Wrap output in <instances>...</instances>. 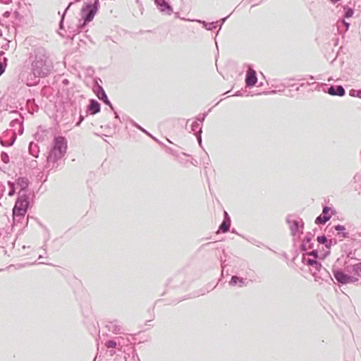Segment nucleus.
<instances>
[{"label":"nucleus","mask_w":361,"mask_h":361,"mask_svg":"<svg viewBox=\"0 0 361 361\" xmlns=\"http://www.w3.org/2000/svg\"><path fill=\"white\" fill-rule=\"evenodd\" d=\"M252 244L257 246V247H260L262 243L259 241H258L257 240L255 239V238H252L251 240H249Z\"/></svg>","instance_id":"nucleus-40"},{"label":"nucleus","mask_w":361,"mask_h":361,"mask_svg":"<svg viewBox=\"0 0 361 361\" xmlns=\"http://www.w3.org/2000/svg\"><path fill=\"white\" fill-rule=\"evenodd\" d=\"M7 58L4 57L3 61H0V75H1L6 70L7 66Z\"/></svg>","instance_id":"nucleus-30"},{"label":"nucleus","mask_w":361,"mask_h":361,"mask_svg":"<svg viewBox=\"0 0 361 361\" xmlns=\"http://www.w3.org/2000/svg\"><path fill=\"white\" fill-rule=\"evenodd\" d=\"M245 279L237 276H232L231 281H229L230 286H235L238 285L239 287L245 286L246 283L245 282Z\"/></svg>","instance_id":"nucleus-18"},{"label":"nucleus","mask_w":361,"mask_h":361,"mask_svg":"<svg viewBox=\"0 0 361 361\" xmlns=\"http://www.w3.org/2000/svg\"><path fill=\"white\" fill-rule=\"evenodd\" d=\"M235 95H236V96H240V95H241V94H240V92H237L235 93Z\"/></svg>","instance_id":"nucleus-55"},{"label":"nucleus","mask_w":361,"mask_h":361,"mask_svg":"<svg viewBox=\"0 0 361 361\" xmlns=\"http://www.w3.org/2000/svg\"><path fill=\"white\" fill-rule=\"evenodd\" d=\"M231 221L228 219H224L219 227V231L222 233H226L229 231L231 227Z\"/></svg>","instance_id":"nucleus-21"},{"label":"nucleus","mask_w":361,"mask_h":361,"mask_svg":"<svg viewBox=\"0 0 361 361\" xmlns=\"http://www.w3.org/2000/svg\"><path fill=\"white\" fill-rule=\"evenodd\" d=\"M106 327L109 329V331H111L114 334H123L122 326L120 325L119 322L117 319L108 322Z\"/></svg>","instance_id":"nucleus-13"},{"label":"nucleus","mask_w":361,"mask_h":361,"mask_svg":"<svg viewBox=\"0 0 361 361\" xmlns=\"http://www.w3.org/2000/svg\"><path fill=\"white\" fill-rule=\"evenodd\" d=\"M7 184L9 187L8 195L12 197L16 194V184L15 183L10 180L8 181Z\"/></svg>","instance_id":"nucleus-28"},{"label":"nucleus","mask_w":361,"mask_h":361,"mask_svg":"<svg viewBox=\"0 0 361 361\" xmlns=\"http://www.w3.org/2000/svg\"><path fill=\"white\" fill-rule=\"evenodd\" d=\"M76 2L80 1V0H75Z\"/></svg>","instance_id":"nucleus-64"},{"label":"nucleus","mask_w":361,"mask_h":361,"mask_svg":"<svg viewBox=\"0 0 361 361\" xmlns=\"http://www.w3.org/2000/svg\"><path fill=\"white\" fill-rule=\"evenodd\" d=\"M332 273L334 278L340 286L355 283L358 281L357 277L348 274L343 270L342 267H339L337 264L333 265Z\"/></svg>","instance_id":"nucleus-5"},{"label":"nucleus","mask_w":361,"mask_h":361,"mask_svg":"<svg viewBox=\"0 0 361 361\" xmlns=\"http://www.w3.org/2000/svg\"><path fill=\"white\" fill-rule=\"evenodd\" d=\"M16 141V137H13L11 141L5 142L2 140H0V143L4 147H11L13 145Z\"/></svg>","instance_id":"nucleus-34"},{"label":"nucleus","mask_w":361,"mask_h":361,"mask_svg":"<svg viewBox=\"0 0 361 361\" xmlns=\"http://www.w3.org/2000/svg\"><path fill=\"white\" fill-rule=\"evenodd\" d=\"M73 4V2H70L68 5V6L66 8L62 16H61V20L59 22V29H63V20H64V17H65V14L67 12V11L70 8V7Z\"/></svg>","instance_id":"nucleus-29"},{"label":"nucleus","mask_w":361,"mask_h":361,"mask_svg":"<svg viewBox=\"0 0 361 361\" xmlns=\"http://www.w3.org/2000/svg\"><path fill=\"white\" fill-rule=\"evenodd\" d=\"M197 22L202 24L207 30H213L217 27L218 21L207 23L204 20H197Z\"/></svg>","instance_id":"nucleus-19"},{"label":"nucleus","mask_w":361,"mask_h":361,"mask_svg":"<svg viewBox=\"0 0 361 361\" xmlns=\"http://www.w3.org/2000/svg\"><path fill=\"white\" fill-rule=\"evenodd\" d=\"M191 130L194 135L200 134L202 133V124L197 121H194L191 126Z\"/></svg>","instance_id":"nucleus-25"},{"label":"nucleus","mask_w":361,"mask_h":361,"mask_svg":"<svg viewBox=\"0 0 361 361\" xmlns=\"http://www.w3.org/2000/svg\"><path fill=\"white\" fill-rule=\"evenodd\" d=\"M343 9H344V15H343L344 18H349L353 16V14H354L353 8L345 6H344Z\"/></svg>","instance_id":"nucleus-27"},{"label":"nucleus","mask_w":361,"mask_h":361,"mask_svg":"<svg viewBox=\"0 0 361 361\" xmlns=\"http://www.w3.org/2000/svg\"><path fill=\"white\" fill-rule=\"evenodd\" d=\"M41 264H48V263H46V262H40Z\"/></svg>","instance_id":"nucleus-61"},{"label":"nucleus","mask_w":361,"mask_h":361,"mask_svg":"<svg viewBox=\"0 0 361 361\" xmlns=\"http://www.w3.org/2000/svg\"><path fill=\"white\" fill-rule=\"evenodd\" d=\"M355 277L361 278V262L355 264Z\"/></svg>","instance_id":"nucleus-38"},{"label":"nucleus","mask_w":361,"mask_h":361,"mask_svg":"<svg viewBox=\"0 0 361 361\" xmlns=\"http://www.w3.org/2000/svg\"><path fill=\"white\" fill-rule=\"evenodd\" d=\"M42 248L44 249V250H47V249H46V245H43V247H42Z\"/></svg>","instance_id":"nucleus-58"},{"label":"nucleus","mask_w":361,"mask_h":361,"mask_svg":"<svg viewBox=\"0 0 361 361\" xmlns=\"http://www.w3.org/2000/svg\"><path fill=\"white\" fill-rule=\"evenodd\" d=\"M136 3L140 4V0H136Z\"/></svg>","instance_id":"nucleus-60"},{"label":"nucleus","mask_w":361,"mask_h":361,"mask_svg":"<svg viewBox=\"0 0 361 361\" xmlns=\"http://www.w3.org/2000/svg\"><path fill=\"white\" fill-rule=\"evenodd\" d=\"M305 254L307 257H312L313 258L317 259L318 255H319V252L317 250H313L312 251H310V252H306Z\"/></svg>","instance_id":"nucleus-35"},{"label":"nucleus","mask_w":361,"mask_h":361,"mask_svg":"<svg viewBox=\"0 0 361 361\" xmlns=\"http://www.w3.org/2000/svg\"><path fill=\"white\" fill-rule=\"evenodd\" d=\"M68 80L67 79H65V83H67Z\"/></svg>","instance_id":"nucleus-63"},{"label":"nucleus","mask_w":361,"mask_h":361,"mask_svg":"<svg viewBox=\"0 0 361 361\" xmlns=\"http://www.w3.org/2000/svg\"><path fill=\"white\" fill-rule=\"evenodd\" d=\"M317 262V259L314 258H310V257H307L305 254H302V262L304 264L307 265L310 269L315 264V263Z\"/></svg>","instance_id":"nucleus-20"},{"label":"nucleus","mask_w":361,"mask_h":361,"mask_svg":"<svg viewBox=\"0 0 361 361\" xmlns=\"http://www.w3.org/2000/svg\"><path fill=\"white\" fill-rule=\"evenodd\" d=\"M29 152L35 157H38L39 149L36 143L31 142L29 145Z\"/></svg>","instance_id":"nucleus-24"},{"label":"nucleus","mask_w":361,"mask_h":361,"mask_svg":"<svg viewBox=\"0 0 361 361\" xmlns=\"http://www.w3.org/2000/svg\"><path fill=\"white\" fill-rule=\"evenodd\" d=\"M94 93L99 100L103 99L106 95L104 88L99 85H97L95 87Z\"/></svg>","instance_id":"nucleus-22"},{"label":"nucleus","mask_w":361,"mask_h":361,"mask_svg":"<svg viewBox=\"0 0 361 361\" xmlns=\"http://www.w3.org/2000/svg\"><path fill=\"white\" fill-rule=\"evenodd\" d=\"M117 345V343L114 340H109V341H107L105 343V346L107 348H116Z\"/></svg>","instance_id":"nucleus-39"},{"label":"nucleus","mask_w":361,"mask_h":361,"mask_svg":"<svg viewBox=\"0 0 361 361\" xmlns=\"http://www.w3.org/2000/svg\"><path fill=\"white\" fill-rule=\"evenodd\" d=\"M67 148V140L65 137H55L53 140L52 147L47 157V161L56 163L58 160L64 157Z\"/></svg>","instance_id":"nucleus-4"},{"label":"nucleus","mask_w":361,"mask_h":361,"mask_svg":"<svg viewBox=\"0 0 361 361\" xmlns=\"http://www.w3.org/2000/svg\"><path fill=\"white\" fill-rule=\"evenodd\" d=\"M1 161L4 163V164H8L9 163V156L8 154L5 152H2L1 153Z\"/></svg>","instance_id":"nucleus-36"},{"label":"nucleus","mask_w":361,"mask_h":361,"mask_svg":"<svg viewBox=\"0 0 361 361\" xmlns=\"http://www.w3.org/2000/svg\"><path fill=\"white\" fill-rule=\"evenodd\" d=\"M331 3L335 4L336 3H338V1H340L341 0H329Z\"/></svg>","instance_id":"nucleus-52"},{"label":"nucleus","mask_w":361,"mask_h":361,"mask_svg":"<svg viewBox=\"0 0 361 361\" xmlns=\"http://www.w3.org/2000/svg\"><path fill=\"white\" fill-rule=\"evenodd\" d=\"M224 219H228V221H231L230 216L226 211H224Z\"/></svg>","instance_id":"nucleus-47"},{"label":"nucleus","mask_w":361,"mask_h":361,"mask_svg":"<svg viewBox=\"0 0 361 361\" xmlns=\"http://www.w3.org/2000/svg\"><path fill=\"white\" fill-rule=\"evenodd\" d=\"M175 16H176V18H179V13L178 12L176 13Z\"/></svg>","instance_id":"nucleus-53"},{"label":"nucleus","mask_w":361,"mask_h":361,"mask_svg":"<svg viewBox=\"0 0 361 361\" xmlns=\"http://www.w3.org/2000/svg\"><path fill=\"white\" fill-rule=\"evenodd\" d=\"M157 8L161 13H166L169 16L173 13V8L169 0H154Z\"/></svg>","instance_id":"nucleus-8"},{"label":"nucleus","mask_w":361,"mask_h":361,"mask_svg":"<svg viewBox=\"0 0 361 361\" xmlns=\"http://www.w3.org/2000/svg\"><path fill=\"white\" fill-rule=\"evenodd\" d=\"M114 111V117H115V118L120 120V117H119V115L118 114V113H117L115 110H114V111Z\"/></svg>","instance_id":"nucleus-50"},{"label":"nucleus","mask_w":361,"mask_h":361,"mask_svg":"<svg viewBox=\"0 0 361 361\" xmlns=\"http://www.w3.org/2000/svg\"><path fill=\"white\" fill-rule=\"evenodd\" d=\"M332 229H334L335 231H337L336 235L338 238H350V234L348 231H346V228H345V226H343L341 224H337V225L334 226L332 227Z\"/></svg>","instance_id":"nucleus-16"},{"label":"nucleus","mask_w":361,"mask_h":361,"mask_svg":"<svg viewBox=\"0 0 361 361\" xmlns=\"http://www.w3.org/2000/svg\"><path fill=\"white\" fill-rule=\"evenodd\" d=\"M29 183V180L26 177H19L16 180V184L20 187V190L13 209L14 220L17 217L23 218L30 207L29 194L27 191Z\"/></svg>","instance_id":"nucleus-2"},{"label":"nucleus","mask_w":361,"mask_h":361,"mask_svg":"<svg viewBox=\"0 0 361 361\" xmlns=\"http://www.w3.org/2000/svg\"><path fill=\"white\" fill-rule=\"evenodd\" d=\"M300 250L301 251L304 252V253L307 252L308 247L307 246V244L302 242L300 245Z\"/></svg>","instance_id":"nucleus-42"},{"label":"nucleus","mask_w":361,"mask_h":361,"mask_svg":"<svg viewBox=\"0 0 361 361\" xmlns=\"http://www.w3.org/2000/svg\"><path fill=\"white\" fill-rule=\"evenodd\" d=\"M131 124L135 127L136 128L139 129L140 131L143 132L146 135H149L150 137H152L155 141L158 142V140L156 139L154 137H153L148 131H147L145 128H143L142 126H140L139 124L135 123L134 121H131Z\"/></svg>","instance_id":"nucleus-26"},{"label":"nucleus","mask_w":361,"mask_h":361,"mask_svg":"<svg viewBox=\"0 0 361 361\" xmlns=\"http://www.w3.org/2000/svg\"><path fill=\"white\" fill-rule=\"evenodd\" d=\"M313 237H314V234H313V233H310V232H308V233L305 235V238H304V239H303L302 242H303V243H306V244H307V243H310V242H312V238H313Z\"/></svg>","instance_id":"nucleus-32"},{"label":"nucleus","mask_w":361,"mask_h":361,"mask_svg":"<svg viewBox=\"0 0 361 361\" xmlns=\"http://www.w3.org/2000/svg\"><path fill=\"white\" fill-rule=\"evenodd\" d=\"M99 6L100 4L98 0L93 1V2L87 1L84 3L80 11L81 23L78 26L80 30L85 27L91 21L93 20Z\"/></svg>","instance_id":"nucleus-3"},{"label":"nucleus","mask_w":361,"mask_h":361,"mask_svg":"<svg viewBox=\"0 0 361 361\" xmlns=\"http://www.w3.org/2000/svg\"><path fill=\"white\" fill-rule=\"evenodd\" d=\"M10 114H18L20 118H14L10 123V126L12 128L16 127V126H19V130L18 132L20 134H22L23 133V121L21 118L20 114H18L17 111H12L9 113Z\"/></svg>","instance_id":"nucleus-15"},{"label":"nucleus","mask_w":361,"mask_h":361,"mask_svg":"<svg viewBox=\"0 0 361 361\" xmlns=\"http://www.w3.org/2000/svg\"><path fill=\"white\" fill-rule=\"evenodd\" d=\"M351 255L352 253L350 252L347 255L346 259L344 261L343 267L342 268L345 273L350 275L352 273H354V274H355V264L350 263V260L353 259V257H351Z\"/></svg>","instance_id":"nucleus-12"},{"label":"nucleus","mask_w":361,"mask_h":361,"mask_svg":"<svg viewBox=\"0 0 361 361\" xmlns=\"http://www.w3.org/2000/svg\"><path fill=\"white\" fill-rule=\"evenodd\" d=\"M100 101L104 102L106 105L109 106L111 111H114V107L110 100L109 99L107 95H106L103 99H102Z\"/></svg>","instance_id":"nucleus-33"},{"label":"nucleus","mask_w":361,"mask_h":361,"mask_svg":"<svg viewBox=\"0 0 361 361\" xmlns=\"http://www.w3.org/2000/svg\"><path fill=\"white\" fill-rule=\"evenodd\" d=\"M341 23L342 25H343L345 27V31L348 30L349 29V27H350V23L346 22L345 20V19H343L341 20Z\"/></svg>","instance_id":"nucleus-41"},{"label":"nucleus","mask_w":361,"mask_h":361,"mask_svg":"<svg viewBox=\"0 0 361 361\" xmlns=\"http://www.w3.org/2000/svg\"><path fill=\"white\" fill-rule=\"evenodd\" d=\"M232 232H233V233H236L235 229V228H233Z\"/></svg>","instance_id":"nucleus-59"},{"label":"nucleus","mask_w":361,"mask_h":361,"mask_svg":"<svg viewBox=\"0 0 361 361\" xmlns=\"http://www.w3.org/2000/svg\"><path fill=\"white\" fill-rule=\"evenodd\" d=\"M28 61L30 72H21L19 79L27 86L39 83L40 78L47 77L53 69V62L49 51L43 47H35L30 53Z\"/></svg>","instance_id":"nucleus-1"},{"label":"nucleus","mask_w":361,"mask_h":361,"mask_svg":"<svg viewBox=\"0 0 361 361\" xmlns=\"http://www.w3.org/2000/svg\"><path fill=\"white\" fill-rule=\"evenodd\" d=\"M201 134L202 133H200V134H197L195 135V136L197 137V142L198 143L201 145L202 144V136H201Z\"/></svg>","instance_id":"nucleus-45"},{"label":"nucleus","mask_w":361,"mask_h":361,"mask_svg":"<svg viewBox=\"0 0 361 361\" xmlns=\"http://www.w3.org/2000/svg\"><path fill=\"white\" fill-rule=\"evenodd\" d=\"M14 14H15L16 16H18L19 15V13L18 11H15Z\"/></svg>","instance_id":"nucleus-54"},{"label":"nucleus","mask_w":361,"mask_h":361,"mask_svg":"<svg viewBox=\"0 0 361 361\" xmlns=\"http://www.w3.org/2000/svg\"><path fill=\"white\" fill-rule=\"evenodd\" d=\"M293 215H288L286 217V223L290 225V233L293 236H295L299 231L300 224L301 228H303L304 223L301 219L292 220Z\"/></svg>","instance_id":"nucleus-7"},{"label":"nucleus","mask_w":361,"mask_h":361,"mask_svg":"<svg viewBox=\"0 0 361 361\" xmlns=\"http://www.w3.org/2000/svg\"><path fill=\"white\" fill-rule=\"evenodd\" d=\"M314 280L316 281H324L328 282L329 280L333 281V278L331 277L329 272L326 269V268L323 267L320 271L314 277Z\"/></svg>","instance_id":"nucleus-14"},{"label":"nucleus","mask_w":361,"mask_h":361,"mask_svg":"<svg viewBox=\"0 0 361 361\" xmlns=\"http://www.w3.org/2000/svg\"><path fill=\"white\" fill-rule=\"evenodd\" d=\"M349 95L353 97H358L361 99V90L352 89L349 92Z\"/></svg>","instance_id":"nucleus-31"},{"label":"nucleus","mask_w":361,"mask_h":361,"mask_svg":"<svg viewBox=\"0 0 361 361\" xmlns=\"http://www.w3.org/2000/svg\"><path fill=\"white\" fill-rule=\"evenodd\" d=\"M325 92L332 96L343 97L345 94V90L342 85H331Z\"/></svg>","instance_id":"nucleus-10"},{"label":"nucleus","mask_w":361,"mask_h":361,"mask_svg":"<svg viewBox=\"0 0 361 361\" xmlns=\"http://www.w3.org/2000/svg\"><path fill=\"white\" fill-rule=\"evenodd\" d=\"M324 267L322 265L321 262H319L317 260V262L315 263L314 265H313L311 268H310V272L312 274V275L314 276V278L316 276V275L319 273V271H321V269L323 268Z\"/></svg>","instance_id":"nucleus-23"},{"label":"nucleus","mask_w":361,"mask_h":361,"mask_svg":"<svg viewBox=\"0 0 361 361\" xmlns=\"http://www.w3.org/2000/svg\"><path fill=\"white\" fill-rule=\"evenodd\" d=\"M86 111L89 114L94 115L101 111V105L96 99H91Z\"/></svg>","instance_id":"nucleus-11"},{"label":"nucleus","mask_w":361,"mask_h":361,"mask_svg":"<svg viewBox=\"0 0 361 361\" xmlns=\"http://www.w3.org/2000/svg\"><path fill=\"white\" fill-rule=\"evenodd\" d=\"M257 82V77L256 71L249 67L245 76V86L246 87L251 88L254 87Z\"/></svg>","instance_id":"nucleus-9"},{"label":"nucleus","mask_w":361,"mask_h":361,"mask_svg":"<svg viewBox=\"0 0 361 361\" xmlns=\"http://www.w3.org/2000/svg\"><path fill=\"white\" fill-rule=\"evenodd\" d=\"M43 257H43V255H39L38 259H43Z\"/></svg>","instance_id":"nucleus-56"},{"label":"nucleus","mask_w":361,"mask_h":361,"mask_svg":"<svg viewBox=\"0 0 361 361\" xmlns=\"http://www.w3.org/2000/svg\"><path fill=\"white\" fill-rule=\"evenodd\" d=\"M335 212L334 209H331L328 206L323 207L322 213L316 218L315 224L317 225L325 224Z\"/></svg>","instance_id":"nucleus-6"},{"label":"nucleus","mask_w":361,"mask_h":361,"mask_svg":"<svg viewBox=\"0 0 361 361\" xmlns=\"http://www.w3.org/2000/svg\"><path fill=\"white\" fill-rule=\"evenodd\" d=\"M85 117L82 115L80 116L79 121L76 123L75 126H79L80 123L83 121Z\"/></svg>","instance_id":"nucleus-44"},{"label":"nucleus","mask_w":361,"mask_h":361,"mask_svg":"<svg viewBox=\"0 0 361 361\" xmlns=\"http://www.w3.org/2000/svg\"><path fill=\"white\" fill-rule=\"evenodd\" d=\"M11 15V12L7 11L6 12H4V13L3 14L4 17L5 18H8Z\"/></svg>","instance_id":"nucleus-49"},{"label":"nucleus","mask_w":361,"mask_h":361,"mask_svg":"<svg viewBox=\"0 0 361 361\" xmlns=\"http://www.w3.org/2000/svg\"><path fill=\"white\" fill-rule=\"evenodd\" d=\"M4 52L3 51H0V56H2V55H4Z\"/></svg>","instance_id":"nucleus-57"},{"label":"nucleus","mask_w":361,"mask_h":361,"mask_svg":"<svg viewBox=\"0 0 361 361\" xmlns=\"http://www.w3.org/2000/svg\"><path fill=\"white\" fill-rule=\"evenodd\" d=\"M207 114H208L207 112L202 114H199L196 117V121H197L198 123L200 122V123H201L202 125V123L204 122V121L205 118L207 117Z\"/></svg>","instance_id":"nucleus-37"},{"label":"nucleus","mask_w":361,"mask_h":361,"mask_svg":"<svg viewBox=\"0 0 361 361\" xmlns=\"http://www.w3.org/2000/svg\"><path fill=\"white\" fill-rule=\"evenodd\" d=\"M313 245H314V244L312 242H310V243H307V246L308 249L312 248Z\"/></svg>","instance_id":"nucleus-51"},{"label":"nucleus","mask_w":361,"mask_h":361,"mask_svg":"<svg viewBox=\"0 0 361 361\" xmlns=\"http://www.w3.org/2000/svg\"><path fill=\"white\" fill-rule=\"evenodd\" d=\"M12 0H0V2L4 4H9Z\"/></svg>","instance_id":"nucleus-48"},{"label":"nucleus","mask_w":361,"mask_h":361,"mask_svg":"<svg viewBox=\"0 0 361 361\" xmlns=\"http://www.w3.org/2000/svg\"><path fill=\"white\" fill-rule=\"evenodd\" d=\"M10 42H11L9 40H6L5 44L2 45V48H4V49H8L9 47Z\"/></svg>","instance_id":"nucleus-46"},{"label":"nucleus","mask_w":361,"mask_h":361,"mask_svg":"<svg viewBox=\"0 0 361 361\" xmlns=\"http://www.w3.org/2000/svg\"><path fill=\"white\" fill-rule=\"evenodd\" d=\"M229 17V16L225 17V18H221L219 22H220V28L219 30L221 28L223 24L226 22V20H227V18Z\"/></svg>","instance_id":"nucleus-43"},{"label":"nucleus","mask_w":361,"mask_h":361,"mask_svg":"<svg viewBox=\"0 0 361 361\" xmlns=\"http://www.w3.org/2000/svg\"><path fill=\"white\" fill-rule=\"evenodd\" d=\"M68 80L67 79H65V83H67Z\"/></svg>","instance_id":"nucleus-62"},{"label":"nucleus","mask_w":361,"mask_h":361,"mask_svg":"<svg viewBox=\"0 0 361 361\" xmlns=\"http://www.w3.org/2000/svg\"><path fill=\"white\" fill-rule=\"evenodd\" d=\"M317 240L319 244L324 245L325 247L329 250L331 248V247L332 246L333 244L336 243V240H333V239L329 240L324 235L317 236Z\"/></svg>","instance_id":"nucleus-17"}]
</instances>
